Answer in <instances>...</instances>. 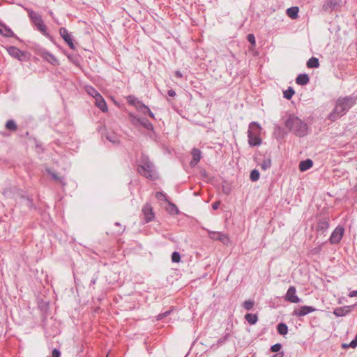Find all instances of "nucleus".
I'll return each mask as SVG.
<instances>
[{
    "mask_svg": "<svg viewBox=\"0 0 357 357\" xmlns=\"http://www.w3.org/2000/svg\"><path fill=\"white\" fill-rule=\"evenodd\" d=\"M356 98L353 96H346L339 98L335 106L333 111L329 114L328 119L331 121H335L341 116L344 115L354 105Z\"/></svg>",
    "mask_w": 357,
    "mask_h": 357,
    "instance_id": "f257e3e1",
    "label": "nucleus"
},
{
    "mask_svg": "<svg viewBox=\"0 0 357 357\" xmlns=\"http://www.w3.org/2000/svg\"><path fill=\"white\" fill-rule=\"evenodd\" d=\"M285 126L295 135L302 137L307 134V125L298 117L290 115L285 121Z\"/></svg>",
    "mask_w": 357,
    "mask_h": 357,
    "instance_id": "f03ea898",
    "label": "nucleus"
},
{
    "mask_svg": "<svg viewBox=\"0 0 357 357\" xmlns=\"http://www.w3.org/2000/svg\"><path fill=\"white\" fill-rule=\"evenodd\" d=\"M139 173L152 180L156 177L155 167L146 156H142L140 164L138 165Z\"/></svg>",
    "mask_w": 357,
    "mask_h": 357,
    "instance_id": "7ed1b4c3",
    "label": "nucleus"
},
{
    "mask_svg": "<svg viewBox=\"0 0 357 357\" xmlns=\"http://www.w3.org/2000/svg\"><path fill=\"white\" fill-rule=\"evenodd\" d=\"M261 128L257 122H251L248 131V143L250 146L260 145L261 140L259 137Z\"/></svg>",
    "mask_w": 357,
    "mask_h": 357,
    "instance_id": "20e7f679",
    "label": "nucleus"
},
{
    "mask_svg": "<svg viewBox=\"0 0 357 357\" xmlns=\"http://www.w3.org/2000/svg\"><path fill=\"white\" fill-rule=\"evenodd\" d=\"M29 16L31 18V22L35 24L37 27L38 30L42 32L43 34H45L46 32V26L44 24V22L38 13L33 11L30 9H26Z\"/></svg>",
    "mask_w": 357,
    "mask_h": 357,
    "instance_id": "39448f33",
    "label": "nucleus"
},
{
    "mask_svg": "<svg viewBox=\"0 0 357 357\" xmlns=\"http://www.w3.org/2000/svg\"><path fill=\"white\" fill-rule=\"evenodd\" d=\"M344 234V229L342 227L338 226L337 227L334 231L332 232V234L330 237V243L331 244H337L340 243L342 236Z\"/></svg>",
    "mask_w": 357,
    "mask_h": 357,
    "instance_id": "423d86ee",
    "label": "nucleus"
},
{
    "mask_svg": "<svg viewBox=\"0 0 357 357\" xmlns=\"http://www.w3.org/2000/svg\"><path fill=\"white\" fill-rule=\"evenodd\" d=\"M296 289L294 287H290L286 294L285 300L292 303H298L301 302V299L296 296Z\"/></svg>",
    "mask_w": 357,
    "mask_h": 357,
    "instance_id": "0eeeda50",
    "label": "nucleus"
},
{
    "mask_svg": "<svg viewBox=\"0 0 357 357\" xmlns=\"http://www.w3.org/2000/svg\"><path fill=\"white\" fill-rule=\"evenodd\" d=\"M316 309L311 306L304 305L298 309H295L292 313L294 316L296 317H304L309 313L313 312Z\"/></svg>",
    "mask_w": 357,
    "mask_h": 357,
    "instance_id": "6e6552de",
    "label": "nucleus"
},
{
    "mask_svg": "<svg viewBox=\"0 0 357 357\" xmlns=\"http://www.w3.org/2000/svg\"><path fill=\"white\" fill-rule=\"evenodd\" d=\"M59 33H60L61 36L63 38V39L67 43V44L70 47V48L72 50H74L75 45L73 42V40H72L70 34L68 33V30L64 27H61L59 29Z\"/></svg>",
    "mask_w": 357,
    "mask_h": 357,
    "instance_id": "1a4fd4ad",
    "label": "nucleus"
},
{
    "mask_svg": "<svg viewBox=\"0 0 357 357\" xmlns=\"http://www.w3.org/2000/svg\"><path fill=\"white\" fill-rule=\"evenodd\" d=\"M142 213L144 216V219L146 222H149L151 221L154 218V213L153 212V208L149 204H146L143 208Z\"/></svg>",
    "mask_w": 357,
    "mask_h": 357,
    "instance_id": "9d476101",
    "label": "nucleus"
},
{
    "mask_svg": "<svg viewBox=\"0 0 357 357\" xmlns=\"http://www.w3.org/2000/svg\"><path fill=\"white\" fill-rule=\"evenodd\" d=\"M209 235L211 238L213 240L220 241L225 245H227L229 242V238L226 235L220 232L213 231L211 232Z\"/></svg>",
    "mask_w": 357,
    "mask_h": 357,
    "instance_id": "9b49d317",
    "label": "nucleus"
},
{
    "mask_svg": "<svg viewBox=\"0 0 357 357\" xmlns=\"http://www.w3.org/2000/svg\"><path fill=\"white\" fill-rule=\"evenodd\" d=\"M191 153H192V159L191 160L190 165L192 167H195L199 162V160L201 159L202 153H201L200 150H199L198 149L194 148L192 150Z\"/></svg>",
    "mask_w": 357,
    "mask_h": 357,
    "instance_id": "f8f14e48",
    "label": "nucleus"
},
{
    "mask_svg": "<svg viewBox=\"0 0 357 357\" xmlns=\"http://www.w3.org/2000/svg\"><path fill=\"white\" fill-rule=\"evenodd\" d=\"M341 3V0H327L323 5V10L327 11L328 10H333L338 6Z\"/></svg>",
    "mask_w": 357,
    "mask_h": 357,
    "instance_id": "ddd939ff",
    "label": "nucleus"
},
{
    "mask_svg": "<svg viewBox=\"0 0 357 357\" xmlns=\"http://www.w3.org/2000/svg\"><path fill=\"white\" fill-rule=\"evenodd\" d=\"M0 34L6 37L14 36L13 31L3 23H0Z\"/></svg>",
    "mask_w": 357,
    "mask_h": 357,
    "instance_id": "4468645a",
    "label": "nucleus"
},
{
    "mask_svg": "<svg viewBox=\"0 0 357 357\" xmlns=\"http://www.w3.org/2000/svg\"><path fill=\"white\" fill-rule=\"evenodd\" d=\"M8 52L9 54L15 58H17L20 59L21 56L23 55L22 51H20L18 48L10 46L8 48Z\"/></svg>",
    "mask_w": 357,
    "mask_h": 357,
    "instance_id": "2eb2a0df",
    "label": "nucleus"
},
{
    "mask_svg": "<svg viewBox=\"0 0 357 357\" xmlns=\"http://www.w3.org/2000/svg\"><path fill=\"white\" fill-rule=\"evenodd\" d=\"M309 82L310 79L307 74H300L296 79V84L301 86L306 85Z\"/></svg>",
    "mask_w": 357,
    "mask_h": 357,
    "instance_id": "dca6fc26",
    "label": "nucleus"
},
{
    "mask_svg": "<svg viewBox=\"0 0 357 357\" xmlns=\"http://www.w3.org/2000/svg\"><path fill=\"white\" fill-rule=\"evenodd\" d=\"M328 227L329 224L326 220L324 219L320 220L317 224V232H321V234H323L325 231L328 229Z\"/></svg>",
    "mask_w": 357,
    "mask_h": 357,
    "instance_id": "f3484780",
    "label": "nucleus"
},
{
    "mask_svg": "<svg viewBox=\"0 0 357 357\" xmlns=\"http://www.w3.org/2000/svg\"><path fill=\"white\" fill-rule=\"evenodd\" d=\"M313 162L312 160L307 159L305 160H303L299 164V169L301 171L304 172L309 169L312 167Z\"/></svg>",
    "mask_w": 357,
    "mask_h": 357,
    "instance_id": "a211bd4d",
    "label": "nucleus"
},
{
    "mask_svg": "<svg viewBox=\"0 0 357 357\" xmlns=\"http://www.w3.org/2000/svg\"><path fill=\"white\" fill-rule=\"evenodd\" d=\"M95 104L102 112L107 111V107L106 102L105 101V100L103 99V98L102 96L98 97V98L96 99Z\"/></svg>",
    "mask_w": 357,
    "mask_h": 357,
    "instance_id": "6ab92c4d",
    "label": "nucleus"
},
{
    "mask_svg": "<svg viewBox=\"0 0 357 357\" xmlns=\"http://www.w3.org/2000/svg\"><path fill=\"white\" fill-rule=\"evenodd\" d=\"M105 136L108 141L111 142L113 144H116L119 142L118 136L114 132H107L105 134Z\"/></svg>",
    "mask_w": 357,
    "mask_h": 357,
    "instance_id": "aec40b11",
    "label": "nucleus"
},
{
    "mask_svg": "<svg viewBox=\"0 0 357 357\" xmlns=\"http://www.w3.org/2000/svg\"><path fill=\"white\" fill-rule=\"evenodd\" d=\"M298 8L296 6L291 7L287 10V15L291 19H296L298 17Z\"/></svg>",
    "mask_w": 357,
    "mask_h": 357,
    "instance_id": "412c9836",
    "label": "nucleus"
},
{
    "mask_svg": "<svg viewBox=\"0 0 357 357\" xmlns=\"http://www.w3.org/2000/svg\"><path fill=\"white\" fill-rule=\"evenodd\" d=\"M46 171L51 176L52 179H54L56 182H59L63 185H65V183H63V178L61 176H59L56 173L52 171L50 169H47Z\"/></svg>",
    "mask_w": 357,
    "mask_h": 357,
    "instance_id": "4be33fe9",
    "label": "nucleus"
},
{
    "mask_svg": "<svg viewBox=\"0 0 357 357\" xmlns=\"http://www.w3.org/2000/svg\"><path fill=\"white\" fill-rule=\"evenodd\" d=\"M307 66L310 68H316L319 66V59L316 57L310 58L307 62Z\"/></svg>",
    "mask_w": 357,
    "mask_h": 357,
    "instance_id": "5701e85b",
    "label": "nucleus"
},
{
    "mask_svg": "<svg viewBox=\"0 0 357 357\" xmlns=\"http://www.w3.org/2000/svg\"><path fill=\"white\" fill-rule=\"evenodd\" d=\"M349 312V310H348V307H337L336 308L333 313L337 317H342L347 314Z\"/></svg>",
    "mask_w": 357,
    "mask_h": 357,
    "instance_id": "b1692460",
    "label": "nucleus"
},
{
    "mask_svg": "<svg viewBox=\"0 0 357 357\" xmlns=\"http://www.w3.org/2000/svg\"><path fill=\"white\" fill-rule=\"evenodd\" d=\"M86 91L88 93V94H89L90 96L93 97L95 98V100L98 98V97L102 96L99 93V92L97 90H96L94 88H93L92 86H87L86 88Z\"/></svg>",
    "mask_w": 357,
    "mask_h": 357,
    "instance_id": "393cba45",
    "label": "nucleus"
},
{
    "mask_svg": "<svg viewBox=\"0 0 357 357\" xmlns=\"http://www.w3.org/2000/svg\"><path fill=\"white\" fill-rule=\"evenodd\" d=\"M138 109L144 114H148L150 116V117L153 119L155 118L153 113L144 104H141L140 106L138 107Z\"/></svg>",
    "mask_w": 357,
    "mask_h": 357,
    "instance_id": "a878e982",
    "label": "nucleus"
},
{
    "mask_svg": "<svg viewBox=\"0 0 357 357\" xmlns=\"http://www.w3.org/2000/svg\"><path fill=\"white\" fill-rule=\"evenodd\" d=\"M277 329L278 332L282 335H286L288 332V327L284 323H280L277 326Z\"/></svg>",
    "mask_w": 357,
    "mask_h": 357,
    "instance_id": "bb28decb",
    "label": "nucleus"
},
{
    "mask_svg": "<svg viewBox=\"0 0 357 357\" xmlns=\"http://www.w3.org/2000/svg\"><path fill=\"white\" fill-rule=\"evenodd\" d=\"M261 168L263 170H266L271 166V160L270 158H264L262 162L260 165Z\"/></svg>",
    "mask_w": 357,
    "mask_h": 357,
    "instance_id": "cd10ccee",
    "label": "nucleus"
},
{
    "mask_svg": "<svg viewBox=\"0 0 357 357\" xmlns=\"http://www.w3.org/2000/svg\"><path fill=\"white\" fill-rule=\"evenodd\" d=\"M245 318L250 324H255L257 321V316L255 314H247Z\"/></svg>",
    "mask_w": 357,
    "mask_h": 357,
    "instance_id": "c85d7f7f",
    "label": "nucleus"
},
{
    "mask_svg": "<svg viewBox=\"0 0 357 357\" xmlns=\"http://www.w3.org/2000/svg\"><path fill=\"white\" fill-rule=\"evenodd\" d=\"M6 128L9 130L15 131L17 127L16 123L13 120L10 119L6 122Z\"/></svg>",
    "mask_w": 357,
    "mask_h": 357,
    "instance_id": "c756f323",
    "label": "nucleus"
},
{
    "mask_svg": "<svg viewBox=\"0 0 357 357\" xmlns=\"http://www.w3.org/2000/svg\"><path fill=\"white\" fill-rule=\"evenodd\" d=\"M127 100H128V102L131 105H135L136 104H138V105H136L137 109L140 106V105L142 104L139 100H138V99L137 98H135L133 96H129L127 98Z\"/></svg>",
    "mask_w": 357,
    "mask_h": 357,
    "instance_id": "7c9ffc66",
    "label": "nucleus"
},
{
    "mask_svg": "<svg viewBox=\"0 0 357 357\" xmlns=\"http://www.w3.org/2000/svg\"><path fill=\"white\" fill-rule=\"evenodd\" d=\"M44 58L50 63L54 65L57 63V59L54 56L51 54L50 53H45L44 55Z\"/></svg>",
    "mask_w": 357,
    "mask_h": 357,
    "instance_id": "2f4dec72",
    "label": "nucleus"
},
{
    "mask_svg": "<svg viewBox=\"0 0 357 357\" xmlns=\"http://www.w3.org/2000/svg\"><path fill=\"white\" fill-rule=\"evenodd\" d=\"M139 123L149 130H153V125L146 119H142Z\"/></svg>",
    "mask_w": 357,
    "mask_h": 357,
    "instance_id": "473e14b6",
    "label": "nucleus"
},
{
    "mask_svg": "<svg viewBox=\"0 0 357 357\" xmlns=\"http://www.w3.org/2000/svg\"><path fill=\"white\" fill-rule=\"evenodd\" d=\"M283 93L285 98L290 100L294 94V91L291 87H289V89L284 91Z\"/></svg>",
    "mask_w": 357,
    "mask_h": 357,
    "instance_id": "72a5a7b5",
    "label": "nucleus"
},
{
    "mask_svg": "<svg viewBox=\"0 0 357 357\" xmlns=\"http://www.w3.org/2000/svg\"><path fill=\"white\" fill-rule=\"evenodd\" d=\"M250 177L252 181H257L259 178V172L257 169H253L250 173Z\"/></svg>",
    "mask_w": 357,
    "mask_h": 357,
    "instance_id": "f704fd0d",
    "label": "nucleus"
},
{
    "mask_svg": "<svg viewBox=\"0 0 357 357\" xmlns=\"http://www.w3.org/2000/svg\"><path fill=\"white\" fill-rule=\"evenodd\" d=\"M254 306V301H251V300H248V301H245L244 303H243V307L245 309H246L247 310H252V308Z\"/></svg>",
    "mask_w": 357,
    "mask_h": 357,
    "instance_id": "c9c22d12",
    "label": "nucleus"
},
{
    "mask_svg": "<svg viewBox=\"0 0 357 357\" xmlns=\"http://www.w3.org/2000/svg\"><path fill=\"white\" fill-rule=\"evenodd\" d=\"M168 211L172 214H177L178 213V209L176 206L172 203H169Z\"/></svg>",
    "mask_w": 357,
    "mask_h": 357,
    "instance_id": "e433bc0d",
    "label": "nucleus"
},
{
    "mask_svg": "<svg viewBox=\"0 0 357 357\" xmlns=\"http://www.w3.org/2000/svg\"><path fill=\"white\" fill-rule=\"evenodd\" d=\"M181 259L180 254L178 252H174L172 255V261L173 262H179Z\"/></svg>",
    "mask_w": 357,
    "mask_h": 357,
    "instance_id": "4c0bfd02",
    "label": "nucleus"
},
{
    "mask_svg": "<svg viewBox=\"0 0 357 357\" xmlns=\"http://www.w3.org/2000/svg\"><path fill=\"white\" fill-rule=\"evenodd\" d=\"M171 312H172V310H169L165 312L164 313L159 314L157 317L158 320L162 319L164 317L169 316Z\"/></svg>",
    "mask_w": 357,
    "mask_h": 357,
    "instance_id": "58836bf2",
    "label": "nucleus"
},
{
    "mask_svg": "<svg viewBox=\"0 0 357 357\" xmlns=\"http://www.w3.org/2000/svg\"><path fill=\"white\" fill-rule=\"evenodd\" d=\"M281 348H282V345L278 343V344L273 345L271 348V350L273 352H278L281 349Z\"/></svg>",
    "mask_w": 357,
    "mask_h": 357,
    "instance_id": "ea45409f",
    "label": "nucleus"
},
{
    "mask_svg": "<svg viewBox=\"0 0 357 357\" xmlns=\"http://www.w3.org/2000/svg\"><path fill=\"white\" fill-rule=\"evenodd\" d=\"M247 39L249 43H250L252 45H255V37L253 34L250 33L247 36Z\"/></svg>",
    "mask_w": 357,
    "mask_h": 357,
    "instance_id": "a19ab883",
    "label": "nucleus"
},
{
    "mask_svg": "<svg viewBox=\"0 0 357 357\" xmlns=\"http://www.w3.org/2000/svg\"><path fill=\"white\" fill-rule=\"evenodd\" d=\"M155 197L159 200L166 199L165 195L162 192H157Z\"/></svg>",
    "mask_w": 357,
    "mask_h": 357,
    "instance_id": "79ce46f5",
    "label": "nucleus"
},
{
    "mask_svg": "<svg viewBox=\"0 0 357 357\" xmlns=\"http://www.w3.org/2000/svg\"><path fill=\"white\" fill-rule=\"evenodd\" d=\"M131 117V121L133 124H137V123H139L142 119H139L136 116L130 115Z\"/></svg>",
    "mask_w": 357,
    "mask_h": 357,
    "instance_id": "37998d69",
    "label": "nucleus"
},
{
    "mask_svg": "<svg viewBox=\"0 0 357 357\" xmlns=\"http://www.w3.org/2000/svg\"><path fill=\"white\" fill-rule=\"evenodd\" d=\"M321 250V245H319L312 250V254H318Z\"/></svg>",
    "mask_w": 357,
    "mask_h": 357,
    "instance_id": "c03bdc74",
    "label": "nucleus"
},
{
    "mask_svg": "<svg viewBox=\"0 0 357 357\" xmlns=\"http://www.w3.org/2000/svg\"><path fill=\"white\" fill-rule=\"evenodd\" d=\"M52 357H60L61 353L58 349H54L52 351Z\"/></svg>",
    "mask_w": 357,
    "mask_h": 357,
    "instance_id": "a18cd8bd",
    "label": "nucleus"
},
{
    "mask_svg": "<svg viewBox=\"0 0 357 357\" xmlns=\"http://www.w3.org/2000/svg\"><path fill=\"white\" fill-rule=\"evenodd\" d=\"M350 347L356 348L357 347V340L354 338L350 343H349Z\"/></svg>",
    "mask_w": 357,
    "mask_h": 357,
    "instance_id": "49530a36",
    "label": "nucleus"
},
{
    "mask_svg": "<svg viewBox=\"0 0 357 357\" xmlns=\"http://www.w3.org/2000/svg\"><path fill=\"white\" fill-rule=\"evenodd\" d=\"M220 202H215L212 205V208L214 209V210H216L219 207V205H220Z\"/></svg>",
    "mask_w": 357,
    "mask_h": 357,
    "instance_id": "de8ad7c7",
    "label": "nucleus"
},
{
    "mask_svg": "<svg viewBox=\"0 0 357 357\" xmlns=\"http://www.w3.org/2000/svg\"><path fill=\"white\" fill-rule=\"evenodd\" d=\"M115 226H117V227H121V225H120L119 222H116V223H115ZM123 230H124V229L121 228L120 229H119V230H117V231H116V233H117L118 234H121V233L123 232Z\"/></svg>",
    "mask_w": 357,
    "mask_h": 357,
    "instance_id": "09e8293b",
    "label": "nucleus"
},
{
    "mask_svg": "<svg viewBox=\"0 0 357 357\" xmlns=\"http://www.w3.org/2000/svg\"><path fill=\"white\" fill-rule=\"evenodd\" d=\"M167 93H168L169 96H170V97H174L176 96V92L172 89L169 90Z\"/></svg>",
    "mask_w": 357,
    "mask_h": 357,
    "instance_id": "8fccbe9b",
    "label": "nucleus"
},
{
    "mask_svg": "<svg viewBox=\"0 0 357 357\" xmlns=\"http://www.w3.org/2000/svg\"><path fill=\"white\" fill-rule=\"evenodd\" d=\"M349 297H354V296H357V290H354V291H351V292L349 294Z\"/></svg>",
    "mask_w": 357,
    "mask_h": 357,
    "instance_id": "3c124183",
    "label": "nucleus"
},
{
    "mask_svg": "<svg viewBox=\"0 0 357 357\" xmlns=\"http://www.w3.org/2000/svg\"><path fill=\"white\" fill-rule=\"evenodd\" d=\"M175 76L178 78H181L183 77V74L181 73V71L177 70L175 72Z\"/></svg>",
    "mask_w": 357,
    "mask_h": 357,
    "instance_id": "603ef678",
    "label": "nucleus"
},
{
    "mask_svg": "<svg viewBox=\"0 0 357 357\" xmlns=\"http://www.w3.org/2000/svg\"><path fill=\"white\" fill-rule=\"evenodd\" d=\"M342 347L343 348H348V347H349L350 346H349V344H348L344 343V344H343L342 345Z\"/></svg>",
    "mask_w": 357,
    "mask_h": 357,
    "instance_id": "864d4df0",
    "label": "nucleus"
},
{
    "mask_svg": "<svg viewBox=\"0 0 357 357\" xmlns=\"http://www.w3.org/2000/svg\"><path fill=\"white\" fill-rule=\"evenodd\" d=\"M273 357H282V355H280V354H276Z\"/></svg>",
    "mask_w": 357,
    "mask_h": 357,
    "instance_id": "5fc2aeb1",
    "label": "nucleus"
},
{
    "mask_svg": "<svg viewBox=\"0 0 357 357\" xmlns=\"http://www.w3.org/2000/svg\"><path fill=\"white\" fill-rule=\"evenodd\" d=\"M355 188H356V190H357V184L356 185Z\"/></svg>",
    "mask_w": 357,
    "mask_h": 357,
    "instance_id": "6e6d98bb",
    "label": "nucleus"
}]
</instances>
